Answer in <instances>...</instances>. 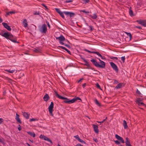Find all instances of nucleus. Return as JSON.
I'll return each mask as SVG.
<instances>
[{
  "instance_id": "1",
  "label": "nucleus",
  "mask_w": 146,
  "mask_h": 146,
  "mask_svg": "<svg viewBox=\"0 0 146 146\" xmlns=\"http://www.w3.org/2000/svg\"><path fill=\"white\" fill-rule=\"evenodd\" d=\"M55 93L56 96L59 99L64 100V102L65 103L68 104L73 103L72 102H71V101L72 100V99L70 100L69 99H68L66 98H65L59 95L57 93V92L56 91L55 92Z\"/></svg>"
},
{
  "instance_id": "2",
  "label": "nucleus",
  "mask_w": 146,
  "mask_h": 146,
  "mask_svg": "<svg viewBox=\"0 0 146 146\" xmlns=\"http://www.w3.org/2000/svg\"><path fill=\"white\" fill-rule=\"evenodd\" d=\"M56 40H59V43L60 44L64 45L69 48H70V45L65 44L63 42L65 40V38L62 35H61L59 37H56Z\"/></svg>"
},
{
  "instance_id": "3",
  "label": "nucleus",
  "mask_w": 146,
  "mask_h": 146,
  "mask_svg": "<svg viewBox=\"0 0 146 146\" xmlns=\"http://www.w3.org/2000/svg\"><path fill=\"white\" fill-rule=\"evenodd\" d=\"M39 30L40 32L42 33H46L47 31V27L46 25L45 24H43Z\"/></svg>"
},
{
  "instance_id": "4",
  "label": "nucleus",
  "mask_w": 146,
  "mask_h": 146,
  "mask_svg": "<svg viewBox=\"0 0 146 146\" xmlns=\"http://www.w3.org/2000/svg\"><path fill=\"white\" fill-rule=\"evenodd\" d=\"M54 108V103L53 102H51L48 108V111L50 115L52 116H53L52 112L53 111V108Z\"/></svg>"
},
{
  "instance_id": "5",
  "label": "nucleus",
  "mask_w": 146,
  "mask_h": 146,
  "mask_svg": "<svg viewBox=\"0 0 146 146\" xmlns=\"http://www.w3.org/2000/svg\"><path fill=\"white\" fill-rule=\"evenodd\" d=\"M90 61L96 67L102 68V65H100V64H99L94 59H92Z\"/></svg>"
},
{
  "instance_id": "6",
  "label": "nucleus",
  "mask_w": 146,
  "mask_h": 146,
  "mask_svg": "<svg viewBox=\"0 0 146 146\" xmlns=\"http://www.w3.org/2000/svg\"><path fill=\"white\" fill-rule=\"evenodd\" d=\"M110 64L113 70H114L116 73H118V69L116 65L113 62H110Z\"/></svg>"
},
{
  "instance_id": "7",
  "label": "nucleus",
  "mask_w": 146,
  "mask_h": 146,
  "mask_svg": "<svg viewBox=\"0 0 146 146\" xmlns=\"http://www.w3.org/2000/svg\"><path fill=\"white\" fill-rule=\"evenodd\" d=\"M9 38L10 40L14 43H19V42L17 41V38L11 34Z\"/></svg>"
},
{
  "instance_id": "8",
  "label": "nucleus",
  "mask_w": 146,
  "mask_h": 146,
  "mask_svg": "<svg viewBox=\"0 0 146 146\" xmlns=\"http://www.w3.org/2000/svg\"><path fill=\"white\" fill-rule=\"evenodd\" d=\"M64 13L67 16H69L70 17H74L75 15L74 13L71 12L64 11Z\"/></svg>"
},
{
  "instance_id": "9",
  "label": "nucleus",
  "mask_w": 146,
  "mask_h": 146,
  "mask_svg": "<svg viewBox=\"0 0 146 146\" xmlns=\"http://www.w3.org/2000/svg\"><path fill=\"white\" fill-rule=\"evenodd\" d=\"M139 24H140L144 27H146V21L145 20H138L136 21Z\"/></svg>"
},
{
  "instance_id": "10",
  "label": "nucleus",
  "mask_w": 146,
  "mask_h": 146,
  "mask_svg": "<svg viewBox=\"0 0 146 146\" xmlns=\"http://www.w3.org/2000/svg\"><path fill=\"white\" fill-rule=\"evenodd\" d=\"M2 25L6 29L9 31H11V29L10 27L6 23H2Z\"/></svg>"
},
{
  "instance_id": "11",
  "label": "nucleus",
  "mask_w": 146,
  "mask_h": 146,
  "mask_svg": "<svg viewBox=\"0 0 146 146\" xmlns=\"http://www.w3.org/2000/svg\"><path fill=\"white\" fill-rule=\"evenodd\" d=\"M115 136V137L118 140H120L122 143H124V141L122 137H121L117 134H116Z\"/></svg>"
},
{
  "instance_id": "12",
  "label": "nucleus",
  "mask_w": 146,
  "mask_h": 146,
  "mask_svg": "<svg viewBox=\"0 0 146 146\" xmlns=\"http://www.w3.org/2000/svg\"><path fill=\"white\" fill-rule=\"evenodd\" d=\"M125 86V84L123 83H120L119 84L115 87L116 89H119L121 88L122 87Z\"/></svg>"
},
{
  "instance_id": "13",
  "label": "nucleus",
  "mask_w": 146,
  "mask_h": 146,
  "mask_svg": "<svg viewBox=\"0 0 146 146\" xmlns=\"http://www.w3.org/2000/svg\"><path fill=\"white\" fill-rule=\"evenodd\" d=\"M23 115L24 117L27 119H28L29 118L30 115V113H28L26 112H22Z\"/></svg>"
},
{
  "instance_id": "14",
  "label": "nucleus",
  "mask_w": 146,
  "mask_h": 146,
  "mask_svg": "<svg viewBox=\"0 0 146 146\" xmlns=\"http://www.w3.org/2000/svg\"><path fill=\"white\" fill-rule=\"evenodd\" d=\"M141 100L139 98L138 99L136 100V103L138 104L139 106H141V105H143V106H145V105L144 104L143 102H141Z\"/></svg>"
},
{
  "instance_id": "15",
  "label": "nucleus",
  "mask_w": 146,
  "mask_h": 146,
  "mask_svg": "<svg viewBox=\"0 0 146 146\" xmlns=\"http://www.w3.org/2000/svg\"><path fill=\"white\" fill-rule=\"evenodd\" d=\"M93 126L95 132L96 133H98L99 130L98 129V126L96 125L93 124Z\"/></svg>"
},
{
  "instance_id": "16",
  "label": "nucleus",
  "mask_w": 146,
  "mask_h": 146,
  "mask_svg": "<svg viewBox=\"0 0 146 146\" xmlns=\"http://www.w3.org/2000/svg\"><path fill=\"white\" fill-rule=\"evenodd\" d=\"M11 35L9 33L5 32L3 34V36L7 39H9Z\"/></svg>"
},
{
  "instance_id": "17",
  "label": "nucleus",
  "mask_w": 146,
  "mask_h": 146,
  "mask_svg": "<svg viewBox=\"0 0 146 146\" xmlns=\"http://www.w3.org/2000/svg\"><path fill=\"white\" fill-rule=\"evenodd\" d=\"M19 117V115L17 113L16 114L15 119L18 122L20 123H21L22 122Z\"/></svg>"
},
{
  "instance_id": "18",
  "label": "nucleus",
  "mask_w": 146,
  "mask_h": 146,
  "mask_svg": "<svg viewBox=\"0 0 146 146\" xmlns=\"http://www.w3.org/2000/svg\"><path fill=\"white\" fill-rule=\"evenodd\" d=\"M49 97L48 94H46L43 98L44 101L46 102L49 99Z\"/></svg>"
},
{
  "instance_id": "19",
  "label": "nucleus",
  "mask_w": 146,
  "mask_h": 146,
  "mask_svg": "<svg viewBox=\"0 0 146 146\" xmlns=\"http://www.w3.org/2000/svg\"><path fill=\"white\" fill-rule=\"evenodd\" d=\"M98 59L100 62V63L101 64L100 65H102V68H105L106 66L105 62H104L101 60L100 58H99Z\"/></svg>"
},
{
  "instance_id": "20",
  "label": "nucleus",
  "mask_w": 146,
  "mask_h": 146,
  "mask_svg": "<svg viewBox=\"0 0 146 146\" xmlns=\"http://www.w3.org/2000/svg\"><path fill=\"white\" fill-rule=\"evenodd\" d=\"M84 62H85V64H84V65L88 67H90V66L89 63V62L86 60L84 58H82Z\"/></svg>"
},
{
  "instance_id": "21",
  "label": "nucleus",
  "mask_w": 146,
  "mask_h": 146,
  "mask_svg": "<svg viewBox=\"0 0 146 146\" xmlns=\"http://www.w3.org/2000/svg\"><path fill=\"white\" fill-rule=\"evenodd\" d=\"M44 139L45 140L47 141L48 142H50L51 144H53L52 142L51 141V140H50L47 137H46L45 136H44Z\"/></svg>"
},
{
  "instance_id": "22",
  "label": "nucleus",
  "mask_w": 146,
  "mask_h": 146,
  "mask_svg": "<svg viewBox=\"0 0 146 146\" xmlns=\"http://www.w3.org/2000/svg\"><path fill=\"white\" fill-rule=\"evenodd\" d=\"M78 100H81V99L79 97H77L72 99V100L71 102H72L73 103H74Z\"/></svg>"
},
{
  "instance_id": "23",
  "label": "nucleus",
  "mask_w": 146,
  "mask_h": 146,
  "mask_svg": "<svg viewBox=\"0 0 146 146\" xmlns=\"http://www.w3.org/2000/svg\"><path fill=\"white\" fill-rule=\"evenodd\" d=\"M123 125L125 129L127 128L128 126L127 124V122L125 120H124L123 121Z\"/></svg>"
},
{
  "instance_id": "24",
  "label": "nucleus",
  "mask_w": 146,
  "mask_h": 146,
  "mask_svg": "<svg viewBox=\"0 0 146 146\" xmlns=\"http://www.w3.org/2000/svg\"><path fill=\"white\" fill-rule=\"evenodd\" d=\"M129 13L130 16H134L133 14V11L131 9V7H130V8L129 9Z\"/></svg>"
},
{
  "instance_id": "25",
  "label": "nucleus",
  "mask_w": 146,
  "mask_h": 146,
  "mask_svg": "<svg viewBox=\"0 0 146 146\" xmlns=\"http://www.w3.org/2000/svg\"><path fill=\"white\" fill-rule=\"evenodd\" d=\"M94 102L96 105H98V106H101V103H100V102H99L98 100L96 99L94 100Z\"/></svg>"
},
{
  "instance_id": "26",
  "label": "nucleus",
  "mask_w": 146,
  "mask_h": 146,
  "mask_svg": "<svg viewBox=\"0 0 146 146\" xmlns=\"http://www.w3.org/2000/svg\"><path fill=\"white\" fill-rule=\"evenodd\" d=\"M27 133L30 135L33 136V137H35V135L34 132L28 131L27 132Z\"/></svg>"
},
{
  "instance_id": "27",
  "label": "nucleus",
  "mask_w": 146,
  "mask_h": 146,
  "mask_svg": "<svg viewBox=\"0 0 146 146\" xmlns=\"http://www.w3.org/2000/svg\"><path fill=\"white\" fill-rule=\"evenodd\" d=\"M23 24L25 27H27L28 26V24L27 23V20L26 19L24 20L23 21Z\"/></svg>"
},
{
  "instance_id": "28",
  "label": "nucleus",
  "mask_w": 146,
  "mask_h": 146,
  "mask_svg": "<svg viewBox=\"0 0 146 146\" xmlns=\"http://www.w3.org/2000/svg\"><path fill=\"white\" fill-rule=\"evenodd\" d=\"M89 16L93 19H96L97 17V16L96 13L94 14L93 16L90 15H89Z\"/></svg>"
},
{
  "instance_id": "29",
  "label": "nucleus",
  "mask_w": 146,
  "mask_h": 146,
  "mask_svg": "<svg viewBox=\"0 0 146 146\" xmlns=\"http://www.w3.org/2000/svg\"><path fill=\"white\" fill-rule=\"evenodd\" d=\"M64 12H62V11H61L59 14L63 19H64L65 18L64 15Z\"/></svg>"
},
{
  "instance_id": "30",
  "label": "nucleus",
  "mask_w": 146,
  "mask_h": 146,
  "mask_svg": "<svg viewBox=\"0 0 146 146\" xmlns=\"http://www.w3.org/2000/svg\"><path fill=\"white\" fill-rule=\"evenodd\" d=\"M125 33L127 35V36H129V39L130 40H131L132 38V35L131 33L127 32H125Z\"/></svg>"
},
{
  "instance_id": "31",
  "label": "nucleus",
  "mask_w": 146,
  "mask_h": 146,
  "mask_svg": "<svg viewBox=\"0 0 146 146\" xmlns=\"http://www.w3.org/2000/svg\"><path fill=\"white\" fill-rule=\"evenodd\" d=\"M5 71L6 72H8L9 73H13L15 71V70H8L7 69L5 70Z\"/></svg>"
},
{
  "instance_id": "32",
  "label": "nucleus",
  "mask_w": 146,
  "mask_h": 146,
  "mask_svg": "<svg viewBox=\"0 0 146 146\" xmlns=\"http://www.w3.org/2000/svg\"><path fill=\"white\" fill-rule=\"evenodd\" d=\"M0 142L3 144L5 143V140L3 138H0Z\"/></svg>"
},
{
  "instance_id": "33",
  "label": "nucleus",
  "mask_w": 146,
  "mask_h": 146,
  "mask_svg": "<svg viewBox=\"0 0 146 146\" xmlns=\"http://www.w3.org/2000/svg\"><path fill=\"white\" fill-rule=\"evenodd\" d=\"M15 13V12L13 11H9L8 12L6 13V14L7 15H9L10 14H13Z\"/></svg>"
},
{
  "instance_id": "34",
  "label": "nucleus",
  "mask_w": 146,
  "mask_h": 146,
  "mask_svg": "<svg viewBox=\"0 0 146 146\" xmlns=\"http://www.w3.org/2000/svg\"><path fill=\"white\" fill-rule=\"evenodd\" d=\"M55 9L56 11L59 14L61 11L59 9L56 8Z\"/></svg>"
},
{
  "instance_id": "35",
  "label": "nucleus",
  "mask_w": 146,
  "mask_h": 146,
  "mask_svg": "<svg viewBox=\"0 0 146 146\" xmlns=\"http://www.w3.org/2000/svg\"><path fill=\"white\" fill-rule=\"evenodd\" d=\"M82 0V1L84 2V3L85 4H86L87 3H89L90 1V0Z\"/></svg>"
},
{
  "instance_id": "36",
  "label": "nucleus",
  "mask_w": 146,
  "mask_h": 146,
  "mask_svg": "<svg viewBox=\"0 0 146 146\" xmlns=\"http://www.w3.org/2000/svg\"><path fill=\"white\" fill-rule=\"evenodd\" d=\"M80 12H84L85 13H86V14H88V13H89V11H85V10H81L80 11Z\"/></svg>"
},
{
  "instance_id": "37",
  "label": "nucleus",
  "mask_w": 146,
  "mask_h": 146,
  "mask_svg": "<svg viewBox=\"0 0 146 146\" xmlns=\"http://www.w3.org/2000/svg\"><path fill=\"white\" fill-rule=\"evenodd\" d=\"M125 56H122V57H121V60L123 62V63L125 62Z\"/></svg>"
},
{
  "instance_id": "38",
  "label": "nucleus",
  "mask_w": 146,
  "mask_h": 146,
  "mask_svg": "<svg viewBox=\"0 0 146 146\" xmlns=\"http://www.w3.org/2000/svg\"><path fill=\"white\" fill-rule=\"evenodd\" d=\"M58 47H59L60 48H61L62 49L64 50H65L66 49V48L64 46H59Z\"/></svg>"
},
{
  "instance_id": "39",
  "label": "nucleus",
  "mask_w": 146,
  "mask_h": 146,
  "mask_svg": "<svg viewBox=\"0 0 146 146\" xmlns=\"http://www.w3.org/2000/svg\"><path fill=\"white\" fill-rule=\"evenodd\" d=\"M129 141H130V140L129 139V138L127 137H126L125 143H126Z\"/></svg>"
},
{
  "instance_id": "40",
  "label": "nucleus",
  "mask_w": 146,
  "mask_h": 146,
  "mask_svg": "<svg viewBox=\"0 0 146 146\" xmlns=\"http://www.w3.org/2000/svg\"><path fill=\"white\" fill-rule=\"evenodd\" d=\"M42 5L44 7L46 10H48V8L46 6L45 4H42Z\"/></svg>"
},
{
  "instance_id": "41",
  "label": "nucleus",
  "mask_w": 146,
  "mask_h": 146,
  "mask_svg": "<svg viewBox=\"0 0 146 146\" xmlns=\"http://www.w3.org/2000/svg\"><path fill=\"white\" fill-rule=\"evenodd\" d=\"M46 23L48 25V27L49 29H50V26L49 24V22L47 21H46Z\"/></svg>"
},
{
  "instance_id": "42",
  "label": "nucleus",
  "mask_w": 146,
  "mask_h": 146,
  "mask_svg": "<svg viewBox=\"0 0 146 146\" xmlns=\"http://www.w3.org/2000/svg\"><path fill=\"white\" fill-rule=\"evenodd\" d=\"M85 50L86 51V52H88L89 53H94V51H89L88 50H87V49H85Z\"/></svg>"
},
{
  "instance_id": "43",
  "label": "nucleus",
  "mask_w": 146,
  "mask_h": 146,
  "mask_svg": "<svg viewBox=\"0 0 146 146\" xmlns=\"http://www.w3.org/2000/svg\"><path fill=\"white\" fill-rule=\"evenodd\" d=\"M114 141L115 142V143L116 144H119L120 143V142L117 140Z\"/></svg>"
},
{
  "instance_id": "44",
  "label": "nucleus",
  "mask_w": 146,
  "mask_h": 146,
  "mask_svg": "<svg viewBox=\"0 0 146 146\" xmlns=\"http://www.w3.org/2000/svg\"><path fill=\"white\" fill-rule=\"evenodd\" d=\"M34 51L36 52H40V50H38L36 48H35L34 50Z\"/></svg>"
},
{
  "instance_id": "45",
  "label": "nucleus",
  "mask_w": 146,
  "mask_h": 146,
  "mask_svg": "<svg viewBox=\"0 0 146 146\" xmlns=\"http://www.w3.org/2000/svg\"><path fill=\"white\" fill-rule=\"evenodd\" d=\"M65 51H66L70 54H71V52L70 51V50H68L67 49V48L66 50Z\"/></svg>"
},
{
  "instance_id": "46",
  "label": "nucleus",
  "mask_w": 146,
  "mask_h": 146,
  "mask_svg": "<svg viewBox=\"0 0 146 146\" xmlns=\"http://www.w3.org/2000/svg\"><path fill=\"white\" fill-rule=\"evenodd\" d=\"M74 137L78 140L80 138L78 135L75 136Z\"/></svg>"
},
{
  "instance_id": "47",
  "label": "nucleus",
  "mask_w": 146,
  "mask_h": 146,
  "mask_svg": "<svg viewBox=\"0 0 146 146\" xmlns=\"http://www.w3.org/2000/svg\"><path fill=\"white\" fill-rule=\"evenodd\" d=\"M44 136H44V135H40L39 137L41 139H44Z\"/></svg>"
},
{
  "instance_id": "48",
  "label": "nucleus",
  "mask_w": 146,
  "mask_h": 146,
  "mask_svg": "<svg viewBox=\"0 0 146 146\" xmlns=\"http://www.w3.org/2000/svg\"><path fill=\"white\" fill-rule=\"evenodd\" d=\"M73 1L72 0H66L65 1V3H68L70 2H72Z\"/></svg>"
},
{
  "instance_id": "49",
  "label": "nucleus",
  "mask_w": 146,
  "mask_h": 146,
  "mask_svg": "<svg viewBox=\"0 0 146 146\" xmlns=\"http://www.w3.org/2000/svg\"><path fill=\"white\" fill-rule=\"evenodd\" d=\"M89 27L90 29V31H92L94 29L93 28V26H89Z\"/></svg>"
},
{
  "instance_id": "50",
  "label": "nucleus",
  "mask_w": 146,
  "mask_h": 146,
  "mask_svg": "<svg viewBox=\"0 0 146 146\" xmlns=\"http://www.w3.org/2000/svg\"><path fill=\"white\" fill-rule=\"evenodd\" d=\"M3 122V119L2 118H0V124H2Z\"/></svg>"
},
{
  "instance_id": "51",
  "label": "nucleus",
  "mask_w": 146,
  "mask_h": 146,
  "mask_svg": "<svg viewBox=\"0 0 146 146\" xmlns=\"http://www.w3.org/2000/svg\"><path fill=\"white\" fill-rule=\"evenodd\" d=\"M39 12L38 11H36L34 13V15H39Z\"/></svg>"
},
{
  "instance_id": "52",
  "label": "nucleus",
  "mask_w": 146,
  "mask_h": 146,
  "mask_svg": "<svg viewBox=\"0 0 146 146\" xmlns=\"http://www.w3.org/2000/svg\"><path fill=\"white\" fill-rule=\"evenodd\" d=\"M96 86H97V87L99 89H100V85H99V84L98 83H96Z\"/></svg>"
},
{
  "instance_id": "53",
  "label": "nucleus",
  "mask_w": 146,
  "mask_h": 146,
  "mask_svg": "<svg viewBox=\"0 0 146 146\" xmlns=\"http://www.w3.org/2000/svg\"><path fill=\"white\" fill-rule=\"evenodd\" d=\"M93 140L96 143H97L98 142V139H96V138L95 139L94 138H93Z\"/></svg>"
},
{
  "instance_id": "54",
  "label": "nucleus",
  "mask_w": 146,
  "mask_h": 146,
  "mask_svg": "<svg viewBox=\"0 0 146 146\" xmlns=\"http://www.w3.org/2000/svg\"><path fill=\"white\" fill-rule=\"evenodd\" d=\"M136 93L139 94H141L140 91L137 89Z\"/></svg>"
},
{
  "instance_id": "55",
  "label": "nucleus",
  "mask_w": 146,
  "mask_h": 146,
  "mask_svg": "<svg viewBox=\"0 0 146 146\" xmlns=\"http://www.w3.org/2000/svg\"><path fill=\"white\" fill-rule=\"evenodd\" d=\"M135 27L136 28H138V29H142L141 27H140V26H136Z\"/></svg>"
},
{
  "instance_id": "56",
  "label": "nucleus",
  "mask_w": 146,
  "mask_h": 146,
  "mask_svg": "<svg viewBox=\"0 0 146 146\" xmlns=\"http://www.w3.org/2000/svg\"><path fill=\"white\" fill-rule=\"evenodd\" d=\"M101 58L103 60H105L106 59V58L105 56H101Z\"/></svg>"
},
{
  "instance_id": "57",
  "label": "nucleus",
  "mask_w": 146,
  "mask_h": 146,
  "mask_svg": "<svg viewBox=\"0 0 146 146\" xmlns=\"http://www.w3.org/2000/svg\"><path fill=\"white\" fill-rule=\"evenodd\" d=\"M94 54H97V55H98L100 54V53L98 52H95V51H94Z\"/></svg>"
},
{
  "instance_id": "58",
  "label": "nucleus",
  "mask_w": 146,
  "mask_h": 146,
  "mask_svg": "<svg viewBox=\"0 0 146 146\" xmlns=\"http://www.w3.org/2000/svg\"><path fill=\"white\" fill-rule=\"evenodd\" d=\"M130 144V141H129L125 143L126 146H127L128 145H129Z\"/></svg>"
},
{
  "instance_id": "59",
  "label": "nucleus",
  "mask_w": 146,
  "mask_h": 146,
  "mask_svg": "<svg viewBox=\"0 0 146 146\" xmlns=\"http://www.w3.org/2000/svg\"><path fill=\"white\" fill-rule=\"evenodd\" d=\"M114 84H117L118 83V82L117 80H115L114 81Z\"/></svg>"
},
{
  "instance_id": "60",
  "label": "nucleus",
  "mask_w": 146,
  "mask_h": 146,
  "mask_svg": "<svg viewBox=\"0 0 146 146\" xmlns=\"http://www.w3.org/2000/svg\"><path fill=\"white\" fill-rule=\"evenodd\" d=\"M30 121H35V119L34 118H32L30 119Z\"/></svg>"
},
{
  "instance_id": "61",
  "label": "nucleus",
  "mask_w": 146,
  "mask_h": 146,
  "mask_svg": "<svg viewBox=\"0 0 146 146\" xmlns=\"http://www.w3.org/2000/svg\"><path fill=\"white\" fill-rule=\"evenodd\" d=\"M76 146H83L80 143H78L76 145Z\"/></svg>"
},
{
  "instance_id": "62",
  "label": "nucleus",
  "mask_w": 146,
  "mask_h": 146,
  "mask_svg": "<svg viewBox=\"0 0 146 146\" xmlns=\"http://www.w3.org/2000/svg\"><path fill=\"white\" fill-rule=\"evenodd\" d=\"M81 143H84V144H86V143L83 140H82L80 142Z\"/></svg>"
},
{
  "instance_id": "63",
  "label": "nucleus",
  "mask_w": 146,
  "mask_h": 146,
  "mask_svg": "<svg viewBox=\"0 0 146 146\" xmlns=\"http://www.w3.org/2000/svg\"><path fill=\"white\" fill-rule=\"evenodd\" d=\"M83 79V78H81L80 80H79L78 81V83H79L80 82H81L82 80Z\"/></svg>"
},
{
  "instance_id": "64",
  "label": "nucleus",
  "mask_w": 146,
  "mask_h": 146,
  "mask_svg": "<svg viewBox=\"0 0 146 146\" xmlns=\"http://www.w3.org/2000/svg\"><path fill=\"white\" fill-rule=\"evenodd\" d=\"M86 86V83H84L82 85V87L83 88H84Z\"/></svg>"
}]
</instances>
